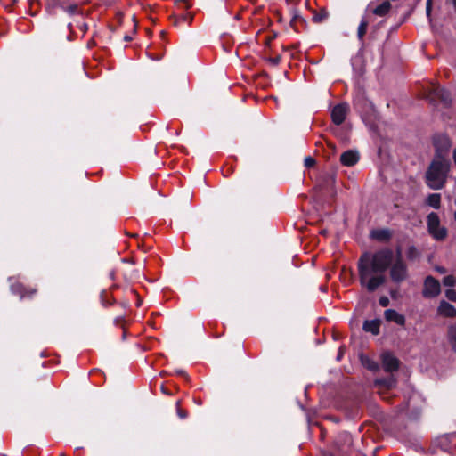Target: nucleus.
<instances>
[{
  "instance_id": "25",
  "label": "nucleus",
  "mask_w": 456,
  "mask_h": 456,
  "mask_svg": "<svg viewBox=\"0 0 456 456\" xmlns=\"http://www.w3.org/2000/svg\"><path fill=\"white\" fill-rule=\"evenodd\" d=\"M419 256L417 248L413 246L410 247L407 251V256L409 259H414Z\"/></svg>"
},
{
  "instance_id": "43",
  "label": "nucleus",
  "mask_w": 456,
  "mask_h": 456,
  "mask_svg": "<svg viewBox=\"0 0 456 456\" xmlns=\"http://www.w3.org/2000/svg\"><path fill=\"white\" fill-rule=\"evenodd\" d=\"M454 219L456 221V211L454 212Z\"/></svg>"
},
{
  "instance_id": "46",
  "label": "nucleus",
  "mask_w": 456,
  "mask_h": 456,
  "mask_svg": "<svg viewBox=\"0 0 456 456\" xmlns=\"http://www.w3.org/2000/svg\"><path fill=\"white\" fill-rule=\"evenodd\" d=\"M455 204H456V200H455Z\"/></svg>"
},
{
  "instance_id": "21",
  "label": "nucleus",
  "mask_w": 456,
  "mask_h": 456,
  "mask_svg": "<svg viewBox=\"0 0 456 456\" xmlns=\"http://www.w3.org/2000/svg\"><path fill=\"white\" fill-rule=\"evenodd\" d=\"M448 339L453 351L456 353V324L451 325L449 327Z\"/></svg>"
},
{
  "instance_id": "20",
  "label": "nucleus",
  "mask_w": 456,
  "mask_h": 456,
  "mask_svg": "<svg viewBox=\"0 0 456 456\" xmlns=\"http://www.w3.org/2000/svg\"><path fill=\"white\" fill-rule=\"evenodd\" d=\"M361 361H362V365L365 368H367L370 370H374V371L379 370V363L377 362L368 358L367 356L362 355Z\"/></svg>"
},
{
  "instance_id": "5",
  "label": "nucleus",
  "mask_w": 456,
  "mask_h": 456,
  "mask_svg": "<svg viewBox=\"0 0 456 456\" xmlns=\"http://www.w3.org/2000/svg\"><path fill=\"white\" fill-rule=\"evenodd\" d=\"M356 108L361 114L364 123H370L375 117V109L373 104L368 100H357Z\"/></svg>"
},
{
  "instance_id": "40",
  "label": "nucleus",
  "mask_w": 456,
  "mask_h": 456,
  "mask_svg": "<svg viewBox=\"0 0 456 456\" xmlns=\"http://www.w3.org/2000/svg\"><path fill=\"white\" fill-rule=\"evenodd\" d=\"M307 420H308V423L310 424V417H309V415H307Z\"/></svg>"
},
{
  "instance_id": "27",
  "label": "nucleus",
  "mask_w": 456,
  "mask_h": 456,
  "mask_svg": "<svg viewBox=\"0 0 456 456\" xmlns=\"http://www.w3.org/2000/svg\"><path fill=\"white\" fill-rule=\"evenodd\" d=\"M327 17V12L323 10L322 11V13L321 14H317L315 12V17H314V20H315V22L316 21H322L324 19H326Z\"/></svg>"
},
{
  "instance_id": "12",
  "label": "nucleus",
  "mask_w": 456,
  "mask_h": 456,
  "mask_svg": "<svg viewBox=\"0 0 456 456\" xmlns=\"http://www.w3.org/2000/svg\"><path fill=\"white\" fill-rule=\"evenodd\" d=\"M384 315L387 321L394 322L398 325H403L405 323L404 316L395 310L387 309L385 311Z\"/></svg>"
},
{
  "instance_id": "4",
  "label": "nucleus",
  "mask_w": 456,
  "mask_h": 456,
  "mask_svg": "<svg viewBox=\"0 0 456 456\" xmlns=\"http://www.w3.org/2000/svg\"><path fill=\"white\" fill-rule=\"evenodd\" d=\"M428 230L436 240H444L447 236V229L440 225V219L436 213L431 212L427 217Z\"/></svg>"
},
{
  "instance_id": "34",
  "label": "nucleus",
  "mask_w": 456,
  "mask_h": 456,
  "mask_svg": "<svg viewBox=\"0 0 456 456\" xmlns=\"http://www.w3.org/2000/svg\"><path fill=\"white\" fill-rule=\"evenodd\" d=\"M436 271H437L440 273H446V269L444 267H443V266H436Z\"/></svg>"
},
{
  "instance_id": "36",
  "label": "nucleus",
  "mask_w": 456,
  "mask_h": 456,
  "mask_svg": "<svg viewBox=\"0 0 456 456\" xmlns=\"http://www.w3.org/2000/svg\"><path fill=\"white\" fill-rule=\"evenodd\" d=\"M77 10V6L76 5H71L69 7V12L73 13L75 11Z\"/></svg>"
},
{
  "instance_id": "29",
  "label": "nucleus",
  "mask_w": 456,
  "mask_h": 456,
  "mask_svg": "<svg viewBox=\"0 0 456 456\" xmlns=\"http://www.w3.org/2000/svg\"><path fill=\"white\" fill-rule=\"evenodd\" d=\"M379 302L383 307H387L389 305V299L387 297H380Z\"/></svg>"
},
{
  "instance_id": "44",
  "label": "nucleus",
  "mask_w": 456,
  "mask_h": 456,
  "mask_svg": "<svg viewBox=\"0 0 456 456\" xmlns=\"http://www.w3.org/2000/svg\"><path fill=\"white\" fill-rule=\"evenodd\" d=\"M61 456H63V454H61Z\"/></svg>"
},
{
  "instance_id": "8",
  "label": "nucleus",
  "mask_w": 456,
  "mask_h": 456,
  "mask_svg": "<svg viewBox=\"0 0 456 456\" xmlns=\"http://www.w3.org/2000/svg\"><path fill=\"white\" fill-rule=\"evenodd\" d=\"M349 110L347 103H339L336 105L331 111V118L335 124L340 125L344 122Z\"/></svg>"
},
{
  "instance_id": "45",
  "label": "nucleus",
  "mask_w": 456,
  "mask_h": 456,
  "mask_svg": "<svg viewBox=\"0 0 456 456\" xmlns=\"http://www.w3.org/2000/svg\"><path fill=\"white\" fill-rule=\"evenodd\" d=\"M61 456H63V454H61Z\"/></svg>"
},
{
  "instance_id": "19",
  "label": "nucleus",
  "mask_w": 456,
  "mask_h": 456,
  "mask_svg": "<svg viewBox=\"0 0 456 456\" xmlns=\"http://www.w3.org/2000/svg\"><path fill=\"white\" fill-rule=\"evenodd\" d=\"M390 7V3L388 1H385L379 5H378L376 8H374L372 12L374 14L378 16H384L389 12Z\"/></svg>"
},
{
  "instance_id": "28",
  "label": "nucleus",
  "mask_w": 456,
  "mask_h": 456,
  "mask_svg": "<svg viewBox=\"0 0 456 456\" xmlns=\"http://www.w3.org/2000/svg\"><path fill=\"white\" fill-rule=\"evenodd\" d=\"M305 165L307 168H311L314 167V158L311 156H308L305 159Z\"/></svg>"
},
{
  "instance_id": "3",
  "label": "nucleus",
  "mask_w": 456,
  "mask_h": 456,
  "mask_svg": "<svg viewBox=\"0 0 456 456\" xmlns=\"http://www.w3.org/2000/svg\"><path fill=\"white\" fill-rule=\"evenodd\" d=\"M390 278L395 283H400L408 278L407 265L402 258L401 250H397L395 261L390 265Z\"/></svg>"
},
{
  "instance_id": "13",
  "label": "nucleus",
  "mask_w": 456,
  "mask_h": 456,
  "mask_svg": "<svg viewBox=\"0 0 456 456\" xmlns=\"http://www.w3.org/2000/svg\"><path fill=\"white\" fill-rule=\"evenodd\" d=\"M381 321L379 319H374L370 321H365L362 326V329L366 332H370L373 335H378L379 333Z\"/></svg>"
},
{
  "instance_id": "26",
  "label": "nucleus",
  "mask_w": 456,
  "mask_h": 456,
  "mask_svg": "<svg viewBox=\"0 0 456 456\" xmlns=\"http://www.w3.org/2000/svg\"><path fill=\"white\" fill-rule=\"evenodd\" d=\"M445 297L452 302H456V290L450 289L445 290Z\"/></svg>"
},
{
  "instance_id": "14",
  "label": "nucleus",
  "mask_w": 456,
  "mask_h": 456,
  "mask_svg": "<svg viewBox=\"0 0 456 456\" xmlns=\"http://www.w3.org/2000/svg\"><path fill=\"white\" fill-rule=\"evenodd\" d=\"M11 290L13 294L19 295L20 298L25 297H31L36 293V290H30L29 292L24 288V286L20 283L12 284Z\"/></svg>"
},
{
  "instance_id": "32",
  "label": "nucleus",
  "mask_w": 456,
  "mask_h": 456,
  "mask_svg": "<svg viewBox=\"0 0 456 456\" xmlns=\"http://www.w3.org/2000/svg\"><path fill=\"white\" fill-rule=\"evenodd\" d=\"M177 414L181 419H184L187 417V413L179 408L177 409Z\"/></svg>"
},
{
  "instance_id": "16",
  "label": "nucleus",
  "mask_w": 456,
  "mask_h": 456,
  "mask_svg": "<svg viewBox=\"0 0 456 456\" xmlns=\"http://www.w3.org/2000/svg\"><path fill=\"white\" fill-rule=\"evenodd\" d=\"M426 203L429 207L439 209L441 207V194L439 193H431L426 199Z\"/></svg>"
},
{
  "instance_id": "17",
  "label": "nucleus",
  "mask_w": 456,
  "mask_h": 456,
  "mask_svg": "<svg viewBox=\"0 0 456 456\" xmlns=\"http://www.w3.org/2000/svg\"><path fill=\"white\" fill-rule=\"evenodd\" d=\"M435 96L441 99L444 104H449L451 102L449 93L443 87L437 86L434 89Z\"/></svg>"
},
{
  "instance_id": "30",
  "label": "nucleus",
  "mask_w": 456,
  "mask_h": 456,
  "mask_svg": "<svg viewBox=\"0 0 456 456\" xmlns=\"http://www.w3.org/2000/svg\"><path fill=\"white\" fill-rule=\"evenodd\" d=\"M431 8H432V0H427V3H426V12H427L428 17L430 16Z\"/></svg>"
},
{
  "instance_id": "24",
  "label": "nucleus",
  "mask_w": 456,
  "mask_h": 456,
  "mask_svg": "<svg viewBox=\"0 0 456 456\" xmlns=\"http://www.w3.org/2000/svg\"><path fill=\"white\" fill-rule=\"evenodd\" d=\"M443 283L446 287H454L456 285V279L453 275H447L444 278Z\"/></svg>"
},
{
  "instance_id": "35",
  "label": "nucleus",
  "mask_w": 456,
  "mask_h": 456,
  "mask_svg": "<svg viewBox=\"0 0 456 456\" xmlns=\"http://www.w3.org/2000/svg\"><path fill=\"white\" fill-rule=\"evenodd\" d=\"M270 61L273 64L277 65L280 62V57L272 58V59H270Z\"/></svg>"
},
{
  "instance_id": "10",
  "label": "nucleus",
  "mask_w": 456,
  "mask_h": 456,
  "mask_svg": "<svg viewBox=\"0 0 456 456\" xmlns=\"http://www.w3.org/2000/svg\"><path fill=\"white\" fill-rule=\"evenodd\" d=\"M437 314L447 318L456 316V308L445 300H442L437 307Z\"/></svg>"
},
{
  "instance_id": "22",
  "label": "nucleus",
  "mask_w": 456,
  "mask_h": 456,
  "mask_svg": "<svg viewBox=\"0 0 456 456\" xmlns=\"http://www.w3.org/2000/svg\"><path fill=\"white\" fill-rule=\"evenodd\" d=\"M447 441H449L451 443L453 442L452 445L456 446V433L445 435L440 438V444L444 451L448 450V446L445 444V442H447Z\"/></svg>"
},
{
  "instance_id": "6",
  "label": "nucleus",
  "mask_w": 456,
  "mask_h": 456,
  "mask_svg": "<svg viewBox=\"0 0 456 456\" xmlns=\"http://www.w3.org/2000/svg\"><path fill=\"white\" fill-rule=\"evenodd\" d=\"M441 292L440 282L433 276H428L424 281L422 295L427 298L437 297Z\"/></svg>"
},
{
  "instance_id": "9",
  "label": "nucleus",
  "mask_w": 456,
  "mask_h": 456,
  "mask_svg": "<svg viewBox=\"0 0 456 456\" xmlns=\"http://www.w3.org/2000/svg\"><path fill=\"white\" fill-rule=\"evenodd\" d=\"M382 366L386 371L393 372L398 369L399 362L392 354L384 353L382 354Z\"/></svg>"
},
{
  "instance_id": "31",
  "label": "nucleus",
  "mask_w": 456,
  "mask_h": 456,
  "mask_svg": "<svg viewBox=\"0 0 456 456\" xmlns=\"http://www.w3.org/2000/svg\"><path fill=\"white\" fill-rule=\"evenodd\" d=\"M181 19L183 20V21H186V22H190L192 19V16L190 14V13H187V14H182L181 15Z\"/></svg>"
},
{
  "instance_id": "41",
  "label": "nucleus",
  "mask_w": 456,
  "mask_h": 456,
  "mask_svg": "<svg viewBox=\"0 0 456 456\" xmlns=\"http://www.w3.org/2000/svg\"><path fill=\"white\" fill-rule=\"evenodd\" d=\"M179 374H183L184 372L183 370L178 371Z\"/></svg>"
},
{
  "instance_id": "18",
  "label": "nucleus",
  "mask_w": 456,
  "mask_h": 456,
  "mask_svg": "<svg viewBox=\"0 0 456 456\" xmlns=\"http://www.w3.org/2000/svg\"><path fill=\"white\" fill-rule=\"evenodd\" d=\"M372 238L379 240H387L391 237V232L387 229L376 230L371 232Z\"/></svg>"
},
{
  "instance_id": "33",
  "label": "nucleus",
  "mask_w": 456,
  "mask_h": 456,
  "mask_svg": "<svg viewBox=\"0 0 456 456\" xmlns=\"http://www.w3.org/2000/svg\"><path fill=\"white\" fill-rule=\"evenodd\" d=\"M178 4L183 5V7H184V8L190 7V4H188V2L186 0H180Z\"/></svg>"
},
{
  "instance_id": "23",
  "label": "nucleus",
  "mask_w": 456,
  "mask_h": 456,
  "mask_svg": "<svg viewBox=\"0 0 456 456\" xmlns=\"http://www.w3.org/2000/svg\"><path fill=\"white\" fill-rule=\"evenodd\" d=\"M368 22L362 20L358 27V37L362 39L366 33Z\"/></svg>"
},
{
  "instance_id": "38",
  "label": "nucleus",
  "mask_w": 456,
  "mask_h": 456,
  "mask_svg": "<svg viewBox=\"0 0 456 456\" xmlns=\"http://www.w3.org/2000/svg\"><path fill=\"white\" fill-rule=\"evenodd\" d=\"M452 159H453V162H454V164L456 166V148L452 151Z\"/></svg>"
},
{
  "instance_id": "11",
  "label": "nucleus",
  "mask_w": 456,
  "mask_h": 456,
  "mask_svg": "<svg viewBox=\"0 0 456 456\" xmlns=\"http://www.w3.org/2000/svg\"><path fill=\"white\" fill-rule=\"evenodd\" d=\"M358 160H359L358 152L355 151H352V150L345 151L340 157L341 163L347 167L354 166V164L357 163Z\"/></svg>"
},
{
  "instance_id": "37",
  "label": "nucleus",
  "mask_w": 456,
  "mask_h": 456,
  "mask_svg": "<svg viewBox=\"0 0 456 456\" xmlns=\"http://www.w3.org/2000/svg\"><path fill=\"white\" fill-rule=\"evenodd\" d=\"M415 398H416V396H415V395H413L412 397H411V398L409 399V401H408V403H407V408H408V409L410 408V404H411V403L412 401H414V400H415Z\"/></svg>"
},
{
  "instance_id": "2",
  "label": "nucleus",
  "mask_w": 456,
  "mask_h": 456,
  "mask_svg": "<svg viewBox=\"0 0 456 456\" xmlns=\"http://www.w3.org/2000/svg\"><path fill=\"white\" fill-rule=\"evenodd\" d=\"M450 167L451 164L447 159L436 157L425 175L427 185L432 190L443 189L447 182Z\"/></svg>"
},
{
  "instance_id": "42",
  "label": "nucleus",
  "mask_w": 456,
  "mask_h": 456,
  "mask_svg": "<svg viewBox=\"0 0 456 456\" xmlns=\"http://www.w3.org/2000/svg\"><path fill=\"white\" fill-rule=\"evenodd\" d=\"M453 5L456 7V0H453Z\"/></svg>"
},
{
  "instance_id": "7",
  "label": "nucleus",
  "mask_w": 456,
  "mask_h": 456,
  "mask_svg": "<svg viewBox=\"0 0 456 456\" xmlns=\"http://www.w3.org/2000/svg\"><path fill=\"white\" fill-rule=\"evenodd\" d=\"M433 143L436 151V157H441V154L447 151L452 146V142L449 136L445 134H435L433 137Z\"/></svg>"
},
{
  "instance_id": "15",
  "label": "nucleus",
  "mask_w": 456,
  "mask_h": 456,
  "mask_svg": "<svg viewBox=\"0 0 456 456\" xmlns=\"http://www.w3.org/2000/svg\"><path fill=\"white\" fill-rule=\"evenodd\" d=\"M396 380L393 376L387 379H378L375 380V385L379 388L390 389L395 386Z\"/></svg>"
},
{
  "instance_id": "1",
  "label": "nucleus",
  "mask_w": 456,
  "mask_h": 456,
  "mask_svg": "<svg viewBox=\"0 0 456 456\" xmlns=\"http://www.w3.org/2000/svg\"><path fill=\"white\" fill-rule=\"evenodd\" d=\"M392 249L383 248L373 254H363L358 262L360 283L369 292L375 291L386 281L385 271L392 265Z\"/></svg>"
},
{
  "instance_id": "39",
  "label": "nucleus",
  "mask_w": 456,
  "mask_h": 456,
  "mask_svg": "<svg viewBox=\"0 0 456 456\" xmlns=\"http://www.w3.org/2000/svg\"><path fill=\"white\" fill-rule=\"evenodd\" d=\"M320 290H322V291H323V292H324V291H325L324 287L321 286V287H320Z\"/></svg>"
}]
</instances>
